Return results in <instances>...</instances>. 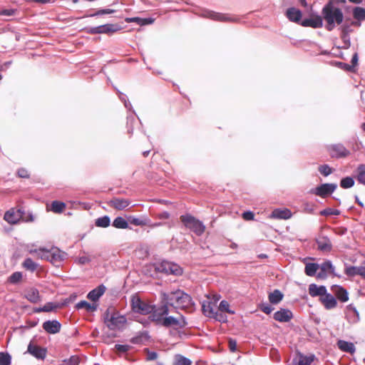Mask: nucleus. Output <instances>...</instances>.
I'll return each instance as SVG.
<instances>
[{"label":"nucleus","mask_w":365,"mask_h":365,"mask_svg":"<svg viewBox=\"0 0 365 365\" xmlns=\"http://www.w3.org/2000/svg\"><path fill=\"white\" fill-rule=\"evenodd\" d=\"M29 254L36 255L37 258L47 260L53 264L58 267L63 261L66 254L61 251L57 247H51L46 249L45 247L34 248V245H31L28 250Z\"/></svg>","instance_id":"nucleus-1"},{"label":"nucleus","mask_w":365,"mask_h":365,"mask_svg":"<svg viewBox=\"0 0 365 365\" xmlns=\"http://www.w3.org/2000/svg\"><path fill=\"white\" fill-rule=\"evenodd\" d=\"M322 14V20L324 19L326 22V29L330 31L340 25L344 20L341 10L331 2H329L324 6Z\"/></svg>","instance_id":"nucleus-2"},{"label":"nucleus","mask_w":365,"mask_h":365,"mask_svg":"<svg viewBox=\"0 0 365 365\" xmlns=\"http://www.w3.org/2000/svg\"><path fill=\"white\" fill-rule=\"evenodd\" d=\"M104 322L110 330L120 329L126 323V318L113 308H108L104 314Z\"/></svg>","instance_id":"nucleus-3"},{"label":"nucleus","mask_w":365,"mask_h":365,"mask_svg":"<svg viewBox=\"0 0 365 365\" xmlns=\"http://www.w3.org/2000/svg\"><path fill=\"white\" fill-rule=\"evenodd\" d=\"M154 268L157 272L164 273L166 274H172L178 275L182 272L181 268L178 264L168 261H163L161 262L154 264Z\"/></svg>","instance_id":"nucleus-4"},{"label":"nucleus","mask_w":365,"mask_h":365,"mask_svg":"<svg viewBox=\"0 0 365 365\" xmlns=\"http://www.w3.org/2000/svg\"><path fill=\"white\" fill-rule=\"evenodd\" d=\"M131 306L132 309L137 313L140 314H151L154 311V305H151L143 300H141L138 296H133L131 298Z\"/></svg>","instance_id":"nucleus-5"},{"label":"nucleus","mask_w":365,"mask_h":365,"mask_svg":"<svg viewBox=\"0 0 365 365\" xmlns=\"http://www.w3.org/2000/svg\"><path fill=\"white\" fill-rule=\"evenodd\" d=\"M184 226L189 228L198 236L201 235L205 229V226L201 221L187 214L184 215Z\"/></svg>","instance_id":"nucleus-6"},{"label":"nucleus","mask_w":365,"mask_h":365,"mask_svg":"<svg viewBox=\"0 0 365 365\" xmlns=\"http://www.w3.org/2000/svg\"><path fill=\"white\" fill-rule=\"evenodd\" d=\"M121 29V27L118 24H107L96 27L88 29V33L90 34H113Z\"/></svg>","instance_id":"nucleus-7"},{"label":"nucleus","mask_w":365,"mask_h":365,"mask_svg":"<svg viewBox=\"0 0 365 365\" xmlns=\"http://www.w3.org/2000/svg\"><path fill=\"white\" fill-rule=\"evenodd\" d=\"M337 187V185L335 183H324L317 186L314 190H312V193L319 196L321 197H325L332 194Z\"/></svg>","instance_id":"nucleus-8"},{"label":"nucleus","mask_w":365,"mask_h":365,"mask_svg":"<svg viewBox=\"0 0 365 365\" xmlns=\"http://www.w3.org/2000/svg\"><path fill=\"white\" fill-rule=\"evenodd\" d=\"M202 310L205 316L210 318H214L217 321H221V319H219L217 317L218 309L215 302L204 301L202 304Z\"/></svg>","instance_id":"nucleus-9"},{"label":"nucleus","mask_w":365,"mask_h":365,"mask_svg":"<svg viewBox=\"0 0 365 365\" xmlns=\"http://www.w3.org/2000/svg\"><path fill=\"white\" fill-rule=\"evenodd\" d=\"M27 352L38 359H44L47 355V349L31 341L27 347Z\"/></svg>","instance_id":"nucleus-10"},{"label":"nucleus","mask_w":365,"mask_h":365,"mask_svg":"<svg viewBox=\"0 0 365 365\" xmlns=\"http://www.w3.org/2000/svg\"><path fill=\"white\" fill-rule=\"evenodd\" d=\"M202 16L210 19L215 21H235V19L232 18L231 16L221 14V13H217L210 10H205L202 13Z\"/></svg>","instance_id":"nucleus-11"},{"label":"nucleus","mask_w":365,"mask_h":365,"mask_svg":"<svg viewBox=\"0 0 365 365\" xmlns=\"http://www.w3.org/2000/svg\"><path fill=\"white\" fill-rule=\"evenodd\" d=\"M21 208H11L5 212L4 219L9 224H16L21 220Z\"/></svg>","instance_id":"nucleus-12"},{"label":"nucleus","mask_w":365,"mask_h":365,"mask_svg":"<svg viewBox=\"0 0 365 365\" xmlns=\"http://www.w3.org/2000/svg\"><path fill=\"white\" fill-rule=\"evenodd\" d=\"M320 271L317 274L319 279H325L328 274H334V267L330 260H327L319 265Z\"/></svg>","instance_id":"nucleus-13"},{"label":"nucleus","mask_w":365,"mask_h":365,"mask_svg":"<svg viewBox=\"0 0 365 365\" xmlns=\"http://www.w3.org/2000/svg\"><path fill=\"white\" fill-rule=\"evenodd\" d=\"M130 204V201L128 199L113 197L108 202V205L117 210H122L127 207Z\"/></svg>","instance_id":"nucleus-14"},{"label":"nucleus","mask_w":365,"mask_h":365,"mask_svg":"<svg viewBox=\"0 0 365 365\" xmlns=\"http://www.w3.org/2000/svg\"><path fill=\"white\" fill-rule=\"evenodd\" d=\"M345 273L349 277L359 275L363 278H365V260L363 262L361 266L346 267L345 269Z\"/></svg>","instance_id":"nucleus-15"},{"label":"nucleus","mask_w":365,"mask_h":365,"mask_svg":"<svg viewBox=\"0 0 365 365\" xmlns=\"http://www.w3.org/2000/svg\"><path fill=\"white\" fill-rule=\"evenodd\" d=\"M42 327L47 333L54 334L61 331V324L57 320H48L43 323Z\"/></svg>","instance_id":"nucleus-16"},{"label":"nucleus","mask_w":365,"mask_h":365,"mask_svg":"<svg viewBox=\"0 0 365 365\" xmlns=\"http://www.w3.org/2000/svg\"><path fill=\"white\" fill-rule=\"evenodd\" d=\"M345 315L348 322L351 324L357 323L360 319L359 314L353 304H349L346 307Z\"/></svg>","instance_id":"nucleus-17"},{"label":"nucleus","mask_w":365,"mask_h":365,"mask_svg":"<svg viewBox=\"0 0 365 365\" xmlns=\"http://www.w3.org/2000/svg\"><path fill=\"white\" fill-rule=\"evenodd\" d=\"M168 308L166 304H163L158 308L154 306V311L151 312L150 317L153 321L160 323V322L163 319V317L168 314Z\"/></svg>","instance_id":"nucleus-18"},{"label":"nucleus","mask_w":365,"mask_h":365,"mask_svg":"<svg viewBox=\"0 0 365 365\" xmlns=\"http://www.w3.org/2000/svg\"><path fill=\"white\" fill-rule=\"evenodd\" d=\"M292 317V312L287 309H280L274 314V319L279 322H288Z\"/></svg>","instance_id":"nucleus-19"},{"label":"nucleus","mask_w":365,"mask_h":365,"mask_svg":"<svg viewBox=\"0 0 365 365\" xmlns=\"http://www.w3.org/2000/svg\"><path fill=\"white\" fill-rule=\"evenodd\" d=\"M331 289L339 301L346 302L349 300L348 292L344 287L339 285H333Z\"/></svg>","instance_id":"nucleus-20"},{"label":"nucleus","mask_w":365,"mask_h":365,"mask_svg":"<svg viewBox=\"0 0 365 365\" xmlns=\"http://www.w3.org/2000/svg\"><path fill=\"white\" fill-rule=\"evenodd\" d=\"M330 153L332 157L341 158L348 155L349 151L342 144H336L331 145Z\"/></svg>","instance_id":"nucleus-21"},{"label":"nucleus","mask_w":365,"mask_h":365,"mask_svg":"<svg viewBox=\"0 0 365 365\" xmlns=\"http://www.w3.org/2000/svg\"><path fill=\"white\" fill-rule=\"evenodd\" d=\"M320 301L327 309H334L337 305L335 297L332 294L327 293V292L320 298Z\"/></svg>","instance_id":"nucleus-22"},{"label":"nucleus","mask_w":365,"mask_h":365,"mask_svg":"<svg viewBox=\"0 0 365 365\" xmlns=\"http://www.w3.org/2000/svg\"><path fill=\"white\" fill-rule=\"evenodd\" d=\"M182 293L180 292L171 293L169 298L170 305L176 309L182 310Z\"/></svg>","instance_id":"nucleus-23"},{"label":"nucleus","mask_w":365,"mask_h":365,"mask_svg":"<svg viewBox=\"0 0 365 365\" xmlns=\"http://www.w3.org/2000/svg\"><path fill=\"white\" fill-rule=\"evenodd\" d=\"M301 25L303 26H310L312 28H321L323 26V20L322 16H317L313 18L304 19Z\"/></svg>","instance_id":"nucleus-24"},{"label":"nucleus","mask_w":365,"mask_h":365,"mask_svg":"<svg viewBox=\"0 0 365 365\" xmlns=\"http://www.w3.org/2000/svg\"><path fill=\"white\" fill-rule=\"evenodd\" d=\"M327 292L326 287L323 285L318 286L316 284H311L309 286V294L313 297H320L321 298Z\"/></svg>","instance_id":"nucleus-25"},{"label":"nucleus","mask_w":365,"mask_h":365,"mask_svg":"<svg viewBox=\"0 0 365 365\" xmlns=\"http://www.w3.org/2000/svg\"><path fill=\"white\" fill-rule=\"evenodd\" d=\"M24 297L30 302L34 303V304H36L41 301L39 292L37 289H36L34 287H31V288L27 289L25 291Z\"/></svg>","instance_id":"nucleus-26"},{"label":"nucleus","mask_w":365,"mask_h":365,"mask_svg":"<svg viewBox=\"0 0 365 365\" xmlns=\"http://www.w3.org/2000/svg\"><path fill=\"white\" fill-rule=\"evenodd\" d=\"M292 217V212L288 209H274L269 217L274 219H282V220H287Z\"/></svg>","instance_id":"nucleus-27"},{"label":"nucleus","mask_w":365,"mask_h":365,"mask_svg":"<svg viewBox=\"0 0 365 365\" xmlns=\"http://www.w3.org/2000/svg\"><path fill=\"white\" fill-rule=\"evenodd\" d=\"M317 243L319 250L322 252H329L332 248L330 240L327 237H320L317 239Z\"/></svg>","instance_id":"nucleus-28"},{"label":"nucleus","mask_w":365,"mask_h":365,"mask_svg":"<svg viewBox=\"0 0 365 365\" xmlns=\"http://www.w3.org/2000/svg\"><path fill=\"white\" fill-rule=\"evenodd\" d=\"M339 349L344 352L353 354L356 351L354 344L352 342H349L344 340H339L337 341Z\"/></svg>","instance_id":"nucleus-29"},{"label":"nucleus","mask_w":365,"mask_h":365,"mask_svg":"<svg viewBox=\"0 0 365 365\" xmlns=\"http://www.w3.org/2000/svg\"><path fill=\"white\" fill-rule=\"evenodd\" d=\"M105 291L106 287L103 285H101L91 291L88 294L87 297L95 303L104 294Z\"/></svg>","instance_id":"nucleus-30"},{"label":"nucleus","mask_w":365,"mask_h":365,"mask_svg":"<svg viewBox=\"0 0 365 365\" xmlns=\"http://www.w3.org/2000/svg\"><path fill=\"white\" fill-rule=\"evenodd\" d=\"M286 16L291 21L299 22L302 18V12L300 10L292 7L287 10Z\"/></svg>","instance_id":"nucleus-31"},{"label":"nucleus","mask_w":365,"mask_h":365,"mask_svg":"<svg viewBox=\"0 0 365 365\" xmlns=\"http://www.w3.org/2000/svg\"><path fill=\"white\" fill-rule=\"evenodd\" d=\"M98 305L96 303L90 304L86 301H81L78 302L76 305V307L78 309H85L88 312H93L97 309Z\"/></svg>","instance_id":"nucleus-32"},{"label":"nucleus","mask_w":365,"mask_h":365,"mask_svg":"<svg viewBox=\"0 0 365 365\" xmlns=\"http://www.w3.org/2000/svg\"><path fill=\"white\" fill-rule=\"evenodd\" d=\"M22 267L31 272L36 271L38 267V264L36 263L31 258L28 257L24 259L22 263Z\"/></svg>","instance_id":"nucleus-33"},{"label":"nucleus","mask_w":365,"mask_h":365,"mask_svg":"<svg viewBox=\"0 0 365 365\" xmlns=\"http://www.w3.org/2000/svg\"><path fill=\"white\" fill-rule=\"evenodd\" d=\"M319 269V264L317 263H307L305 265L304 272L307 276L313 277Z\"/></svg>","instance_id":"nucleus-34"},{"label":"nucleus","mask_w":365,"mask_h":365,"mask_svg":"<svg viewBox=\"0 0 365 365\" xmlns=\"http://www.w3.org/2000/svg\"><path fill=\"white\" fill-rule=\"evenodd\" d=\"M356 180L364 185H365V165L360 164L356 168Z\"/></svg>","instance_id":"nucleus-35"},{"label":"nucleus","mask_w":365,"mask_h":365,"mask_svg":"<svg viewBox=\"0 0 365 365\" xmlns=\"http://www.w3.org/2000/svg\"><path fill=\"white\" fill-rule=\"evenodd\" d=\"M195 309V303L191 297L184 292V311L192 312Z\"/></svg>","instance_id":"nucleus-36"},{"label":"nucleus","mask_w":365,"mask_h":365,"mask_svg":"<svg viewBox=\"0 0 365 365\" xmlns=\"http://www.w3.org/2000/svg\"><path fill=\"white\" fill-rule=\"evenodd\" d=\"M282 299H283V294L278 289L274 290V292H271L269 294V300L272 304H278L279 302L282 301Z\"/></svg>","instance_id":"nucleus-37"},{"label":"nucleus","mask_w":365,"mask_h":365,"mask_svg":"<svg viewBox=\"0 0 365 365\" xmlns=\"http://www.w3.org/2000/svg\"><path fill=\"white\" fill-rule=\"evenodd\" d=\"M352 14L354 18L357 21H364L365 20V9L356 6L354 8Z\"/></svg>","instance_id":"nucleus-38"},{"label":"nucleus","mask_w":365,"mask_h":365,"mask_svg":"<svg viewBox=\"0 0 365 365\" xmlns=\"http://www.w3.org/2000/svg\"><path fill=\"white\" fill-rule=\"evenodd\" d=\"M66 204L61 201H53L51 203V211L54 213H61L66 209Z\"/></svg>","instance_id":"nucleus-39"},{"label":"nucleus","mask_w":365,"mask_h":365,"mask_svg":"<svg viewBox=\"0 0 365 365\" xmlns=\"http://www.w3.org/2000/svg\"><path fill=\"white\" fill-rule=\"evenodd\" d=\"M314 359V355L311 354L305 356L303 354L299 355L298 365H310Z\"/></svg>","instance_id":"nucleus-40"},{"label":"nucleus","mask_w":365,"mask_h":365,"mask_svg":"<svg viewBox=\"0 0 365 365\" xmlns=\"http://www.w3.org/2000/svg\"><path fill=\"white\" fill-rule=\"evenodd\" d=\"M113 226L118 229H126L128 227V223L123 217H117L113 222Z\"/></svg>","instance_id":"nucleus-41"},{"label":"nucleus","mask_w":365,"mask_h":365,"mask_svg":"<svg viewBox=\"0 0 365 365\" xmlns=\"http://www.w3.org/2000/svg\"><path fill=\"white\" fill-rule=\"evenodd\" d=\"M110 220L108 216H103L96 219L95 225L99 227H108L110 225Z\"/></svg>","instance_id":"nucleus-42"},{"label":"nucleus","mask_w":365,"mask_h":365,"mask_svg":"<svg viewBox=\"0 0 365 365\" xmlns=\"http://www.w3.org/2000/svg\"><path fill=\"white\" fill-rule=\"evenodd\" d=\"M149 336L147 333H140L139 335L133 337L130 339V342L135 344H143L145 341H148Z\"/></svg>","instance_id":"nucleus-43"},{"label":"nucleus","mask_w":365,"mask_h":365,"mask_svg":"<svg viewBox=\"0 0 365 365\" xmlns=\"http://www.w3.org/2000/svg\"><path fill=\"white\" fill-rule=\"evenodd\" d=\"M354 180L351 177H346L341 180L340 186L344 189H347L353 187Z\"/></svg>","instance_id":"nucleus-44"},{"label":"nucleus","mask_w":365,"mask_h":365,"mask_svg":"<svg viewBox=\"0 0 365 365\" xmlns=\"http://www.w3.org/2000/svg\"><path fill=\"white\" fill-rule=\"evenodd\" d=\"M160 323L163 325L164 327H170L171 325H177L178 324V321L173 317H168L163 318Z\"/></svg>","instance_id":"nucleus-45"},{"label":"nucleus","mask_w":365,"mask_h":365,"mask_svg":"<svg viewBox=\"0 0 365 365\" xmlns=\"http://www.w3.org/2000/svg\"><path fill=\"white\" fill-rule=\"evenodd\" d=\"M21 220L26 222H31L34 220V217L31 212H26L24 210L23 208L21 210Z\"/></svg>","instance_id":"nucleus-46"},{"label":"nucleus","mask_w":365,"mask_h":365,"mask_svg":"<svg viewBox=\"0 0 365 365\" xmlns=\"http://www.w3.org/2000/svg\"><path fill=\"white\" fill-rule=\"evenodd\" d=\"M22 279V274L20 272H14L8 279V281L11 284H16Z\"/></svg>","instance_id":"nucleus-47"},{"label":"nucleus","mask_w":365,"mask_h":365,"mask_svg":"<svg viewBox=\"0 0 365 365\" xmlns=\"http://www.w3.org/2000/svg\"><path fill=\"white\" fill-rule=\"evenodd\" d=\"M11 356L6 352H0V365H10Z\"/></svg>","instance_id":"nucleus-48"},{"label":"nucleus","mask_w":365,"mask_h":365,"mask_svg":"<svg viewBox=\"0 0 365 365\" xmlns=\"http://www.w3.org/2000/svg\"><path fill=\"white\" fill-rule=\"evenodd\" d=\"M320 215L324 216L339 215L340 211L336 209L326 208L320 212Z\"/></svg>","instance_id":"nucleus-49"},{"label":"nucleus","mask_w":365,"mask_h":365,"mask_svg":"<svg viewBox=\"0 0 365 365\" xmlns=\"http://www.w3.org/2000/svg\"><path fill=\"white\" fill-rule=\"evenodd\" d=\"M59 307L60 306L58 304L53 302H48L43 307H41V310L45 312H48Z\"/></svg>","instance_id":"nucleus-50"},{"label":"nucleus","mask_w":365,"mask_h":365,"mask_svg":"<svg viewBox=\"0 0 365 365\" xmlns=\"http://www.w3.org/2000/svg\"><path fill=\"white\" fill-rule=\"evenodd\" d=\"M229 307H230L229 303L227 301H225V300H222V301L220 302L219 307L217 308V309L220 310V311H222V312H227V313L233 314L234 312L231 311L229 309Z\"/></svg>","instance_id":"nucleus-51"},{"label":"nucleus","mask_w":365,"mask_h":365,"mask_svg":"<svg viewBox=\"0 0 365 365\" xmlns=\"http://www.w3.org/2000/svg\"><path fill=\"white\" fill-rule=\"evenodd\" d=\"M125 21L128 23L135 22L140 25H145L148 23V20L146 19H140L139 17L126 18Z\"/></svg>","instance_id":"nucleus-52"},{"label":"nucleus","mask_w":365,"mask_h":365,"mask_svg":"<svg viewBox=\"0 0 365 365\" xmlns=\"http://www.w3.org/2000/svg\"><path fill=\"white\" fill-rule=\"evenodd\" d=\"M319 171L324 176H328L332 173L331 168L326 164L319 166Z\"/></svg>","instance_id":"nucleus-53"},{"label":"nucleus","mask_w":365,"mask_h":365,"mask_svg":"<svg viewBox=\"0 0 365 365\" xmlns=\"http://www.w3.org/2000/svg\"><path fill=\"white\" fill-rule=\"evenodd\" d=\"M115 348L117 351L121 352V353H125L128 351L130 350V346L129 345H122V344H116L115 346Z\"/></svg>","instance_id":"nucleus-54"},{"label":"nucleus","mask_w":365,"mask_h":365,"mask_svg":"<svg viewBox=\"0 0 365 365\" xmlns=\"http://www.w3.org/2000/svg\"><path fill=\"white\" fill-rule=\"evenodd\" d=\"M17 174L20 178H29V173L28 170L25 168H20L17 171Z\"/></svg>","instance_id":"nucleus-55"},{"label":"nucleus","mask_w":365,"mask_h":365,"mask_svg":"<svg viewBox=\"0 0 365 365\" xmlns=\"http://www.w3.org/2000/svg\"><path fill=\"white\" fill-rule=\"evenodd\" d=\"M274 308L268 304H262V307H261V310L265 313V314H270L272 311H273Z\"/></svg>","instance_id":"nucleus-56"},{"label":"nucleus","mask_w":365,"mask_h":365,"mask_svg":"<svg viewBox=\"0 0 365 365\" xmlns=\"http://www.w3.org/2000/svg\"><path fill=\"white\" fill-rule=\"evenodd\" d=\"M242 217L245 220H254L255 215L251 211H246L242 213Z\"/></svg>","instance_id":"nucleus-57"},{"label":"nucleus","mask_w":365,"mask_h":365,"mask_svg":"<svg viewBox=\"0 0 365 365\" xmlns=\"http://www.w3.org/2000/svg\"><path fill=\"white\" fill-rule=\"evenodd\" d=\"M173 365H182V355L181 354H176L174 356Z\"/></svg>","instance_id":"nucleus-58"},{"label":"nucleus","mask_w":365,"mask_h":365,"mask_svg":"<svg viewBox=\"0 0 365 365\" xmlns=\"http://www.w3.org/2000/svg\"><path fill=\"white\" fill-rule=\"evenodd\" d=\"M148 352L147 354V360L153 361L158 358V354L155 351H150L148 349H145Z\"/></svg>","instance_id":"nucleus-59"},{"label":"nucleus","mask_w":365,"mask_h":365,"mask_svg":"<svg viewBox=\"0 0 365 365\" xmlns=\"http://www.w3.org/2000/svg\"><path fill=\"white\" fill-rule=\"evenodd\" d=\"M79 359L76 356H72L67 362L68 365H78Z\"/></svg>","instance_id":"nucleus-60"},{"label":"nucleus","mask_w":365,"mask_h":365,"mask_svg":"<svg viewBox=\"0 0 365 365\" xmlns=\"http://www.w3.org/2000/svg\"><path fill=\"white\" fill-rule=\"evenodd\" d=\"M336 65L338 66V67H339L344 70H346V71H351L352 70V66L351 65H349L345 63L338 62V63H336Z\"/></svg>","instance_id":"nucleus-61"},{"label":"nucleus","mask_w":365,"mask_h":365,"mask_svg":"<svg viewBox=\"0 0 365 365\" xmlns=\"http://www.w3.org/2000/svg\"><path fill=\"white\" fill-rule=\"evenodd\" d=\"M78 263L81 264H85L90 262L91 259L86 256H83L78 258Z\"/></svg>","instance_id":"nucleus-62"},{"label":"nucleus","mask_w":365,"mask_h":365,"mask_svg":"<svg viewBox=\"0 0 365 365\" xmlns=\"http://www.w3.org/2000/svg\"><path fill=\"white\" fill-rule=\"evenodd\" d=\"M342 38L344 39V46H343L344 48H348L350 46V41L349 38L347 35L344 34L342 36Z\"/></svg>","instance_id":"nucleus-63"},{"label":"nucleus","mask_w":365,"mask_h":365,"mask_svg":"<svg viewBox=\"0 0 365 365\" xmlns=\"http://www.w3.org/2000/svg\"><path fill=\"white\" fill-rule=\"evenodd\" d=\"M229 346H230V349L232 351H235L236 350V348H237V343H236V341H233V340H230L229 341Z\"/></svg>","instance_id":"nucleus-64"}]
</instances>
